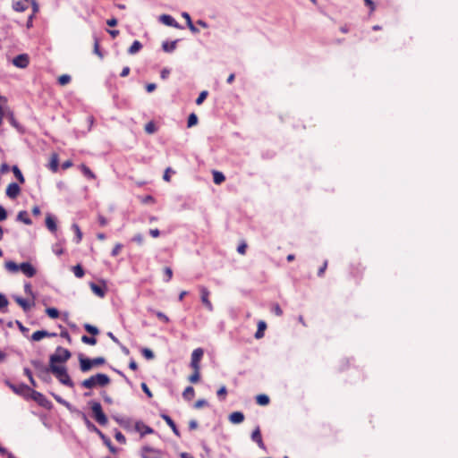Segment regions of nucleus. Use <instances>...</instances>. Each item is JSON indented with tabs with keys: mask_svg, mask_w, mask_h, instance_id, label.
<instances>
[{
	"mask_svg": "<svg viewBox=\"0 0 458 458\" xmlns=\"http://www.w3.org/2000/svg\"><path fill=\"white\" fill-rule=\"evenodd\" d=\"M111 382L109 376L104 373H98L89 377V378L84 379L81 386L86 389H92L94 387H105L108 386Z\"/></svg>",
	"mask_w": 458,
	"mask_h": 458,
	"instance_id": "f257e3e1",
	"label": "nucleus"
},
{
	"mask_svg": "<svg viewBox=\"0 0 458 458\" xmlns=\"http://www.w3.org/2000/svg\"><path fill=\"white\" fill-rule=\"evenodd\" d=\"M51 373L55 375V377L59 380V382L64 386L69 387L73 386V382L72 381L67 369L64 366H58L56 364H50Z\"/></svg>",
	"mask_w": 458,
	"mask_h": 458,
	"instance_id": "f03ea898",
	"label": "nucleus"
},
{
	"mask_svg": "<svg viewBox=\"0 0 458 458\" xmlns=\"http://www.w3.org/2000/svg\"><path fill=\"white\" fill-rule=\"evenodd\" d=\"M80 369L82 372L89 371L93 367H98L106 363V359L103 357H97L94 359L85 358L82 355L79 357Z\"/></svg>",
	"mask_w": 458,
	"mask_h": 458,
	"instance_id": "7ed1b4c3",
	"label": "nucleus"
},
{
	"mask_svg": "<svg viewBox=\"0 0 458 458\" xmlns=\"http://www.w3.org/2000/svg\"><path fill=\"white\" fill-rule=\"evenodd\" d=\"M71 356V352L68 349L59 346L56 348L55 353L50 356L49 364L66 362Z\"/></svg>",
	"mask_w": 458,
	"mask_h": 458,
	"instance_id": "20e7f679",
	"label": "nucleus"
},
{
	"mask_svg": "<svg viewBox=\"0 0 458 458\" xmlns=\"http://www.w3.org/2000/svg\"><path fill=\"white\" fill-rule=\"evenodd\" d=\"M90 408L95 420L101 426H106L108 422L107 417L103 412L102 406L98 402H90Z\"/></svg>",
	"mask_w": 458,
	"mask_h": 458,
	"instance_id": "39448f33",
	"label": "nucleus"
},
{
	"mask_svg": "<svg viewBox=\"0 0 458 458\" xmlns=\"http://www.w3.org/2000/svg\"><path fill=\"white\" fill-rule=\"evenodd\" d=\"M199 292H200V299L203 305L206 307V309L209 311L213 310V304L209 300L210 292L208 290L205 286H199Z\"/></svg>",
	"mask_w": 458,
	"mask_h": 458,
	"instance_id": "423d86ee",
	"label": "nucleus"
},
{
	"mask_svg": "<svg viewBox=\"0 0 458 458\" xmlns=\"http://www.w3.org/2000/svg\"><path fill=\"white\" fill-rule=\"evenodd\" d=\"M204 352L201 348L195 349L191 353V367L192 369H200V360L202 359Z\"/></svg>",
	"mask_w": 458,
	"mask_h": 458,
	"instance_id": "0eeeda50",
	"label": "nucleus"
},
{
	"mask_svg": "<svg viewBox=\"0 0 458 458\" xmlns=\"http://www.w3.org/2000/svg\"><path fill=\"white\" fill-rule=\"evenodd\" d=\"M142 458H162L161 451L149 447L144 446L141 450Z\"/></svg>",
	"mask_w": 458,
	"mask_h": 458,
	"instance_id": "6e6552de",
	"label": "nucleus"
},
{
	"mask_svg": "<svg viewBox=\"0 0 458 458\" xmlns=\"http://www.w3.org/2000/svg\"><path fill=\"white\" fill-rule=\"evenodd\" d=\"M21 192V188L16 182H11L6 188V195L10 199H16Z\"/></svg>",
	"mask_w": 458,
	"mask_h": 458,
	"instance_id": "1a4fd4ad",
	"label": "nucleus"
},
{
	"mask_svg": "<svg viewBox=\"0 0 458 458\" xmlns=\"http://www.w3.org/2000/svg\"><path fill=\"white\" fill-rule=\"evenodd\" d=\"M13 64L19 68H26L29 65V57L26 54H21L15 56Z\"/></svg>",
	"mask_w": 458,
	"mask_h": 458,
	"instance_id": "9d476101",
	"label": "nucleus"
},
{
	"mask_svg": "<svg viewBox=\"0 0 458 458\" xmlns=\"http://www.w3.org/2000/svg\"><path fill=\"white\" fill-rule=\"evenodd\" d=\"M30 0H14L13 1V9L15 12L22 13L29 8Z\"/></svg>",
	"mask_w": 458,
	"mask_h": 458,
	"instance_id": "9b49d317",
	"label": "nucleus"
},
{
	"mask_svg": "<svg viewBox=\"0 0 458 458\" xmlns=\"http://www.w3.org/2000/svg\"><path fill=\"white\" fill-rule=\"evenodd\" d=\"M251 440L253 442L257 443V445H259V448H261L263 450L266 449L265 444L262 439L260 428L259 426L253 430V432L251 434Z\"/></svg>",
	"mask_w": 458,
	"mask_h": 458,
	"instance_id": "f8f14e48",
	"label": "nucleus"
},
{
	"mask_svg": "<svg viewBox=\"0 0 458 458\" xmlns=\"http://www.w3.org/2000/svg\"><path fill=\"white\" fill-rule=\"evenodd\" d=\"M56 334L55 333H49L46 330H38V331H36L32 334L30 339L31 341H34V342H38L40 340H42L43 338L45 337H53V336H55Z\"/></svg>",
	"mask_w": 458,
	"mask_h": 458,
	"instance_id": "ddd939ff",
	"label": "nucleus"
},
{
	"mask_svg": "<svg viewBox=\"0 0 458 458\" xmlns=\"http://www.w3.org/2000/svg\"><path fill=\"white\" fill-rule=\"evenodd\" d=\"M21 271L28 277H33L36 275V269L29 262H23L20 265Z\"/></svg>",
	"mask_w": 458,
	"mask_h": 458,
	"instance_id": "4468645a",
	"label": "nucleus"
},
{
	"mask_svg": "<svg viewBox=\"0 0 458 458\" xmlns=\"http://www.w3.org/2000/svg\"><path fill=\"white\" fill-rule=\"evenodd\" d=\"M135 429L141 436H145V435H148V434H152L154 432V429L152 428H150L149 426L144 424L142 421H137L135 423Z\"/></svg>",
	"mask_w": 458,
	"mask_h": 458,
	"instance_id": "2eb2a0df",
	"label": "nucleus"
},
{
	"mask_svg": "<svg viewBox=\"0 0 458 458\" xmlns=\"http://www.w3.org/2000/svg\"><path fill=\"white\" fill-rule=\"evenodd\" d=\"M159 20L162 23H164L166 26H170V27H174V28H177V29L181 28L179 23L169 14H162L159 17Z\"/></svg>",
	"mask_w": 458,
	"mask_h": 458,
	"instance_id": "dca6fc26",
	"label": "nucleus"
},
{
	"mask_svg": "<svg viewBox=\"0 0 458 458\" xmlns=\"http://www.w3.org/2000/svg\"><path fill=\"white\" fill-rule=\"evenodd\" d=\"M244 420V414L242 411H233L229 415V421L233 424H240Z\"/></svg>",
	"mask_w": 458,
	"mask_h": 458,
	"instance_id": "f3484780",
	"label": "nucleus"
},
{
	"mask_svg": "<svg viewBox=\"0 0 458 458\" xmlns=\"http://www.w3.org/2000/svg\"><path fill=\"white\" fill-rule=\"evenodd\" d=\"M46 226L52 233H55L57 231L55 219L50 214L46 217Z\"/></svg>",
	"mask_w": 458,
	"mask_h": 458,
	"instance_id": "a211bd4d",
	"label": "nucleus"
},
{
	"mask_svg": "<svg viewBox=\"0 0 458 458\" xmlns=\"http://www.w3.org/2000/svg\"><path fill=\"white\" fill-rule=\"evenodd\" d=\"M161 418L166 422V424L172 428L173 432L176 435V436H179V430L174 423V421L171 419L170 416L166 415V414H162L161 415Z\"/></svg>",
	"mask_w": 458,
	"mask_h": 458,
	"instance_id": "6ab92c4d",
	"label": "nucleus"
},
{
	"mask_svg": "<svg viewBox=\"0 0 458 458\" xmlns=\"http://www.w3.org/2000/svg\"><path fill=\"white\" fill-rule=\"evenodd\" d=\"M90 289L97 296L100 298H103L106 295L105 288L95 283L90 284Z\"/></svg>",
	"mask_w": 458,
	"mask_h": 458,
	"instance_id": "aec40b11",
	"label": "nucleus"
},
{
	"mask_svg": "<svg viewBox=\"0 0 458 458\" xmlns=\"http://www.w3.org/2000/svg\"><path fill=\"white\" fill-rule=\"evenodd\" d=\"M267 328V323L263 320L259 321L258 329L255 333L256 339H261L264 336V332Z\"/></svg>",
	"mask_w": 458,
	"mask_h": 458,
	"instance_id": "412c9836",
	"label": "nucleus"
},
{
	"mask_svg": "<svg viewBox=\"0 0 458 458\" xmlns=\"http://www.w3.org/2000/svg\"><path fill=\"white\" fill-rule=\"evenodd\" d=\"M80 168H81V172H82V174H83V175H84L85 177H87V178H88V179H89V180H94V179H96V175H95V174H94V173L90 170V168H89V167H88L86 165L81 164V165H80Z\"/></svg>",
	"mask_w": 458,
	"mask_h": 458,
	"instance_id": "4be33fe9",
	"label": "nucleus"
},
{
	"mask_svg": "<svg viewBox=\"0 0 458 458\" xmlns=\"http://www.w3.org/2000/svg\"><path fill=\"white\" fill-rule=\"evenodd\" d=\"M182 16L185 19V21L187 22V26L190 29V30L192 33H198L199 30L192 23L190 14L188 13L184 12L182 13Z\"/></svg>",
	"mask_w": 458,
	"mask_h": 458,
	"instance_id": "5701e85b",
	"label": "nucleus"
},
{
	"mask_svg": "<svg viewBox=\"0 0 458 458\" xmlns=\"http://www.w3.org/2000/svg\"><path fill=\"white\" fill-rule=\"evenodd\" d=\"M17 219L28 225H30L32 224L31 219L29 217V215L25 210L20 211L18 213Z\"/></svg>",
	"mask_w": 458,
	"mask_h": 458,
	"instance_id": "b1692460",
	"label": "nucleus"
},
{
	"mask_svg": "<svg viewBox=\"0 0 458 458\" xmlns=\"http://www.w3.org/2000/svg\"><path fill=\"white\" fill-rule=\"evenodd\" d=\"M58 163H59L58 155L55 153L52 154L51 160L49 163V168L54 173L57 172V170H58Z\"/></svg>",
	"mask_w": 458,
	"mask_h": 458,
	"instance_id": "393cba45",
	"label": "nucleus"
},
{
	"mask_svg": "<svg viewBox=\"0 0 458 458\" xmlns=\"http://www.w3.org/2000/svg\"><path fill=\"white\" fill-rule=\"evenodd\" d=\"M256 402L259 405L266 406L269 403L270 399L267 394H261L256 396Z\"/></svg>",
	"mask_w": 458,
	"mask_h": 458,
	"instance_id": "a878e982",
	"label": "nucleus"
},
{
	"mask_svg": "<svg viewBox=\"0 0 458 458\" xmlns=\"http://www.w3.org/2000/svg\"><path fill=\"white\" fill-rule=\"evenodd\" d=\"M225 180L223 173L219 171H213V181L215 184H221Z\"/></svg>",
	"mask_w": 458,
	"mask_h": 458,
	"instance_id": "bb28decb",
	"label": "nucleus"
},
{
	"mask_svg": "<svg viewBox=\"0 0 458 458\" xmlns=\"http://www.w3.org/2000/svg\"><path fill=\"white\" fill-rule=\"evenodd\" d=\"M195 395V390L192 386H187L182 392V396L185 400H191Z\"/></svg>",
	"mask_w": 458,
	"mask_h": 458,
	"instance_id": "cd10ccee",
	"label": "nucleus"
},
{
	"mask_svg": "<svg viewBox=\"0 0 458 458\" xmlns=\"http://www.w3.org/2000/svg\"><path fill=\"white\" fill-rule=\"evenodd\" d=\"M142 48V45L140 41L135 40L128 49L130 55L138 53Z\"/></svg>",
	"mask_w": 458,
	"mask_h": 458,
	"instance_id": "c85d7f7f",
	"label": "nucleus"
},
{
	"mask_svg": "<svg viewBox=\"0 0 458 458\" xmlns=\"http://www.w3.org/2000/svg\"><path fill=\"white\" fill-rule=\"evenodd\" d=\"M12 170H13V173L14 176L19 181V182L20 183H24L25 182V179H24V176H23L21 171L19 169V167L17 165H13Z\"/></svg>",
	"mask_w": 458,
	"mask_h": 458,
	"instance_id": "c756f323",
	"label": "nucleus"
},
{
	"mask_svg": "<svg viewBox=\"0 0 458 458\" xmlns=\"http://www.w3.org/2000/svg\"><path fill=\"white\" fill-rule=\"evenodd\" d=\"M51 372L50 366L47 369H42L40 373L38 374V377L43 379L44 381H50L51 377L49 373Z\"/></svg>",
	"mask_w": 458,
	"mask_h": 458,
	"instance_id": "7c9ffc66",
	"label": "nucleus"
},
{
	"mask_svg": "<svg viewBox=\"0 0 458 458\" xmlns=\"http://www.w3.org/2000/svg\"><path fill=\"white\" fill-rule=\"evenodd\" d=\"M72 228L74 231L75 235H76L75 242L76 243H80L81 242V240H82V233H81V231L80 229V226L77 224H73L72 225Z\"/></svg>",
	"mask_w": 458,
	"mask_h": 458,
	"instance_id": "2f4dec72",
	"label": "nucleus"
},
{
	"mask_svg": "<svg viewBox=\"0 0 458 458\" xmlns=\"http://www.w3.org/2000/svg\"><path fill=\"white\" fill-rule=\"evenodd\" d=\"M145 132L148 134H153L157 131V128L153 121L148 122L146 123L144 127Z\"/></svg>",
	"mask_w": 458,
	"mask_h": 458,
	"instance_id": "473e14b6",
	"label": "nucleus"
},
{
	"mask_svg": "<svg viewBox=\"0 0 458 458\" xmlns=\"http://www.w3.org/2000/svg\"><path fill=\"white\" fill-rule=\"evenodd\" d=\"M15 301L23 309L24 311H27L30 309V302L23 298L17 297Z\"/></svg>",
	"mask_w": 458,
	"mask_h": 458,
	"instance_id": "72a5a7b5",
	"label": "nucleus"
},
{
	"mask_svg": "<svg viewBox=\"0 0 458 458\" xmlns=\"http://www.w3.org/2000/svg\"><path fill=\"white\" fill-rule=\"evenodd\" d=\"M177 41H172V42H164L162 45L163 50L165 52H172L176 47Z\"/></svg>",
	"mask_w": 458,
	"mask_h": 458,
	"instance_id": "f704fd0d",
	"label": "nucleus"
},
{
	"mask_svg": "<svg viewBox=\"0 0 458 458\" xmlns=\"http://www.w3.org/2000/svg\"><path fill=\"white\" fill-rule=\"evenodd\" d=\"M84 329L92 335H97L99 334V330L97 327L88 323L84 324Z\"/></svg>",
	"mask_w": 458,
	"mask_h": 458,
	"instance_id": "c9c22d12",
	"label": "nucleus"
},
{
	"mask_svg": "<svg viewBox=\"0 0 458 458\" xmlns=\"http://www.w3.org/2000/svg\"><path fill=\"white\" fill-rule=\"evenodd\" d=\"M93 52L95 55H97L99 58H103V54L102 52L100 51V47H99V40L98 38L94 36V47H93Z\"/></svg>",
	"mask_w": 458,
	"mask_h": 458,
	"instance_id": "e433bc0d",
	"label": "nucleus"
},
{
	"mask_svg": "<svg viewBox=\"0 0 458 458\" xmlns=\"http://www.w3.org/2000/svg\"><path fill=\"white\" fill-rule=\"evenodd\" d=\"M71 80H72V78L68 74H63V75L59 76L57 79L58 83L61 86H65V85L69 84L71 82Z\"/></svg>",
	"mask_w": 458,
	"mask_h": 458,
	"instance_id": "4c0bfd02",
	"label": "nucleus"
},
{
	"mask_svg": "<svg viewBox=\"0 0 458 458\" xmlns=\"http://www.w3.org/2000/svg\"><path fill=\"white\" fill-rule=\"evenodd\" d=\"M200 374L199 369H193V373L189 377V381L192 384H196L199 381Z\"/></svg>",
	"mask_w": 458,
	"mask_h": 458,
	"instance_id": "58836bf2",
	"label": "nucleus"
},
{
	"mask_svg": "<svg viewBox=\"0 0 458 458\" xmlns=\"http://www.w3.org/2000/svg\"><path fill=\"white\" fill-rule=\"evenodd\" d=\"M72 271L74 273V276L78 278H81L84 276V270L81 265H76L72 267Z\"/></svg>",
	"mask_w": 458,
	"mask_h": 458,
	"instance_id": "ea45409f",
	"label": "nucleus"
},
{
	"mask_svg": "<svg viewBox=\"0 0 458 458\" xmlns=\"http://www.w3.org/2000/svg\"><path fill=\"white\" fill-rule=\"evenodd\" d=\"M46 313L51 318H57L59 317V311L55 308H47Z\"/></svg>",
	"mask_w": 458,
	"mask_h": 458,
	"instance_id": "a19ab883",
	"label": "nucleus"
},
{
	"mask_svg": "<svg viewBox=\"0 0 458 458\" xmlns=\"http://www.w3.org/2000/svg\"><path fill=\"white\" fill-rule=\"evenodd\" d=\"M86 423L92 431L96 432L101 438H105V435L94 425L92 424L88 419H86Z\"/></svg>",
	"mask_w": 458,
	"mask_h": 458,
	"instance_id": "79ce46f5",
	"label": "nucleus"
},
{
	"mask_svg": "<svg viewBox=\"0 0 458 458\" xmlns=\"http://www.w3.org/2000/svg\"><path fill=\"white\" fill-rule=\"evenodd\" d=\"M86 423L92 431L96 432L101 438H105V435L94 425L92 424L88 419H86Z\"/></svg>",
	"mask_w": 458,
	"mask_h": 458,
	"instance_id": "37998d69",
	"label": "nucleus"
},
{
	"mask_svg": "<svg viewBox=\"0 0 458 458\" xmlns=\"http://www.w3.org/2000/svg\"><path fill=\"white\" fill-rule=\"evenodd\" d=\"M198 123V116L196 114L192 113L188 117L187 125L188 127H192Z\"/></svg>",
	"mask_w": 458,
	"mask_h": 458,
	"instance_id": "c03bdc74",
	"label": "nucleus"
},
{
	"mask_svg": "<svg viewBox=\"0 0 458 458\" xmlns=\"http://www.w3.org/2000/svg\"><path fill=\"white\" fill-rule=\"evenodd\" d=\"M216 394L218 396V398L221 400V401H224L225 400L226 398V395H227V389L225 386H222L216 392Z\"/></svg>",
	"mask_w": 458,
	"mask_h": 458,
	"instance_id": "a18cd8bd",
	"label": "nucleus"
},
{
	"mask_svg": "<svg viewBox=\"0 0 458 458\" xmlns=\"http://www.w3.org/2000/svg\"><path fill=\"white\" fill-rule=\"evenodd\" d=\"M5 267L9 270V271H12V272H17L19 269H20V266H18L15 262L13 261H7L5 263Z\"/></svg>",
	"mask_w": 458,
	"mask_h": 458,
	"instance_id": "49530a36",
	"label": "nucleus"
},
{
	"mask_svg": "<svg viewBox=\"0 0 458 458\" xmlns=\"http://www.w3.org/2000/svg\"><path fill=\"white\" fill-rule=\"evenodd\" d=\"M141 354L147 359V360H152L154 359L155 355L154 352L148 349V348H142L141 349Z\"/></svg>",
	"mask_w": 458,
	"mask_h": 458,
	"instance_id": "de8ad7c7",
	"label": "nucleus"
},
{
	"mask_svg": "<svg viewBox=\"0 0 458 458\" xmlns=\"http://www.w3.org/2000/svg\"><path fill=\"white\" fill-rule=\"evenodd\" d=\"M81 342L89 345H95L97 344V339L95 337L82 335Z\"/></svg>",
	"mask_w": 458,
	"mask_h": 458,
	"instance_id": "09e8293b",
	"label": "nucleus"
},
{
	"mask_svg": "<svg viewBox=\"0 0 458 458\" xmlns=\"http://www.w3.org/2000/svg\"><path fill=\"white\" fill-rule=\"evenodd\" d=\"M208 95V93L207 90L201 91L196 99V104L199 106L201 105L204 102V100L207 98Z\"/></svg>",
	"mask_w": 458,
	"mask_h": 458,
	"instance_id": "8fccbe9b",
	"label": "nucleus"
},
{
	"mask_svg": "<svg viewBox=\"0 0 458 458\" xmlns=\"http://www.w3.org/2000/svg\"><path fill=\"white\" fill-rule=\"evenodd\" d=\"M31 364L33 367L37 369L38 374L40 373L42 369H47L48 367H46L41 361L39 360H32Z\"/></svg>",
	"mask_w": 458,
	"mask_h": 458,
	"instance_id": "3c124183",
	"label": "nucleus"
},
{
	"mask_svg": "<svg viewBox=\"0 0 458 458\" xmlns=\"http://www.w3.org/2000/svg\"><path fill=\"white\" fill-rule=\"evenodd\" d=\"M171 174H174V171L171 167H167L164 173L163 179L169 182L171 181Z\"/></svg>",
	"mask_w": 458,
	"mask_h": 458,
	"instance_id": "603ef678",
	"label": "nucleus"
},
{
	"mask_svg": "<svg viewBox=\"0 0 458 458\" xmlns=\"http://www.w3.org/2000/svg\"><path fill=\"white\" fill-rule=\"evenodd\" d=\"M123 247V244H121V243H116V244L114 245V247L113 248V250H112L111 255H112L113 257H116V256H118V255L120 254V252H121V250H122Z\"/></svg>",
	"mask_w": 458,
	"mask_h": 458,
	"instance_id": "864d4df0",
	"label": "nucleus"
},
{
	"mask_svg": "<svg viewBox=\"0 0 458 458\" xmlns=\"http://www.w3.org/2000/svg\"><path fill=\"white\" fill-rule=\"evenodd\" d=\"M164 274H165V276L166 277L165 279V282H169L172 279V277H173V270L169 267H165L164 268Z\"/></svg>",
	"mask_w": 458,
	"mask_h": 458,
	"instance_id": "5fc2aeb1",
	"label": "nucleus"
},
{
	"mask_svg": "<svg viewBox=\"0 0 458 458\" xmlns=\"http://www.w3.org/2000/svg\"><path fill=\"white\" fill-rule=\"evenodd\" d=\"M30 4H31V7H32L31 14L35 16L39 11V5L36 0H30Z\"/></svg>",
	"mask_w": 458,
	"mask_h": 458,
	"instance_id": "6e6d98bb",
	"label": "nucleus"
},
{
	"mask_svg": "<svg viewBox=\"0 0 458 458\" xmlns=\"http://www.w3.org/2000/svg\"><path fill=\"white\" fill-rule=\"evenodd\" d=\"M101 394V397L103 398L104 402L108 403V404H112L113 403V399L112 397L106 393V391H102L100 393Z\"/></svg>",
	"mask_w": 458,
	"mask_h": 458,
	"instance_id": "4d7b16f0",
	"label": "nucleus"
},
{
	"mask_svg": "<svg viewBox=\"0 0 458 458\" xmlns=\"http://www.w3.org/2000/svg\"><path fill=\"white\" fill-rule=\"evenodd\" d=\"M155 314L164 323H169V318L165 313L161 311H156Z\"/></svg>",
	"mask_w": 458,
	"mask_h": 458,
	"instance_id": "13d9d810",
	"label": "nucleus"
},
{
	"mask_svg": "<svg viewBox=\"0 0 458 458\" xmlns=\"http://www.w3.org/2000/svg\"><path fill=\"white\" fill-rule=\"evenodd\" d=\"M53 251L55 252V254H56L57 256H60L64 253V249L62 247V245L60 243H55L54 246H53Z\"/></svg>",
	"mask_w": 458,
	"mask_h": 458,
	"instance_id": "bf43d9fd",
	"label": "nucleus"
},
{
	"mask_svg": "<svg viewBox=\"0 0 458 458\" xmlns=\"http://www.w3.org/2000/svg\"><path fill=\"white\" fill-rule=\"evenodd\" d=\"M327 264H328L327 260H325V261L323 262L322 266L318 268V276L319 277H321V276H324V274H325V272H326V270H327Z\"/></svg>",
	"mask_w": 458,
	"mask_h": 458,
	"instance_id": "052dcab7",
	"label": "nucleus"
},
{
	"mask_svg": "<svg viewBox=\"0 0 458 458\" xmlns=\"http://www.w3.org/2000/svg\"><path fill=\"white\" fill-rule=\"evenodd\" d=\"M114 438L116 439L117 442L121 443V444H125L126 443V438L122 434V432L120 431H117L114 435Z\"/></svg>",
	"mask_w": 458,
	"mask_h": 458,
	"instance_id": "680f3d73",
	"label": "nucleus"
},
{
	"mask_svg": "<svg viewBox=\"0 0 458 458\" xmlns=\"http://www.w3.org/2000/svg\"><path fill=\"white\" fill-rule=\"evenodd\" d=\"M102 439H103L104 443L106 444V445L109 448V450H110L112 453H115L116 449H115V447L112 445L111 440H110L108 437H106V436H105V438H102Z\"/></svg>",
	"mask_w": 458,
	"mask_h": 458,
	"instance_id": "e2e57ef3",
	"label": "nucleus"
},
{
	"mask_svg": "<svg viewBox=\"0 0 458 458\" xmlns=\"http://www.w3.org/2000/svg\"><path fill=\"white\" fill-rule=\"evenodd\" d=\"M32 397H33V399H34L35 401H37V402H38V403H41V401H42L43 399H45V396H44L41 393L37 392V391H33V392H32Z\"/></svg>",
	"mask_w": 458,
	"mask_h": 458,
	"instance_id": "0e129e2a",
	"label": "nucleus"
},
{
	"mask_svg": "<svg viewBox=\"0 0 458 458\" xmlns=\"http://www.w3.org/2000/svg\"><path fill=\"white\" fill-rule=\"evenodd\" d=\"M141 202L143 204H153L155 203V199L151 195H147L142 197Z\"/></svg>",
	"mask_w": 458,
	"mask_h": 458,
	"instance_id": "69168bd1",
	"label": "nucleus"
},
{
	"mask_svg": "<svg viewBox=\"0 0 458 458\" xmlns=\"http://www.w3.org/2000/svg\"><path fill=\"white\" fill-rule=\"evenodd\" d=\"M246 249H247V244L245 242H242L240 243V245L238 246L237 248V251L241 254V255H245L246 253Z\"/></svg>",
	"mask_w": 458,
	"mask_h": 458,
	"instance_id": "338daca9",
	"label": "nucleus"
},
{
	"mask_svg": "<svg viewBox=\"0 0 458 458\" xmlns=\"http://www.w3.org/2000/svg\"><path fill=\"white\" fill-rule=\"evenodd\" d=\"M272 310H273V312H274L276 316H278V317H280V316H282V315H283V310H282V309L280 308L279 304H277V303H276V304H274V305H273V307H272Z\"/></svg>",
	"mask_w": 458,
	"mask_h": 458,
	"instance_id": "774afa93",
	"label": "nucleus"
}]
</instances>
